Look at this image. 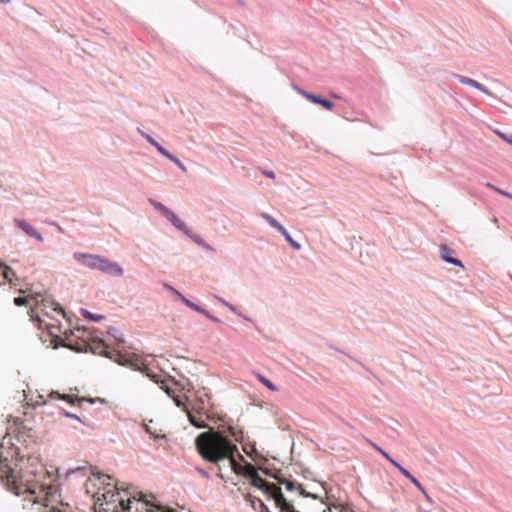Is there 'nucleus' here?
Returning <instances> with one entry per match:
<instances>
[{
	"instance_id": "nucleus-49",
	"label": "nucleus",
	"mask_w": 512,
	"mask_h": 512,
	"mask_svg": "<svg viewBox=\"0 0 512 512\" xmlns=\"http://www.w3.org/2000/svg\"><path fill=\"white\" fill-rule=\"evenodd\" d=\"M144 502L147 504V505H151L150 501L146 500V499H143Z\"/></svg>"
},
{
	"instance_id": "nucleus-1",
	"label": "nucleus",
	"mask_w": 512,
	"mask_h": 512,
	"mask_svg": "<svg viewBox=\"0 0 512 512\" xmlns=\"http://www.w3.org/2000/svg\"><path fill=\"white\" fill-rule=\"evenodd\" d=\"M195 446L202 459L215 465L218 468L217 476L224 479L221 463L231 458L232 454H238L236 444L220 432L210 429L196 437Z\"/></svg>"
},
{
	"instance_id": "nucleus-11",
	"label": "nucleus",
	"mask_w": 512,
	"mask_h": 512,
	"mask_svg": "<svg viewBox=\"0 0 512 512\" xmlns=\"http://www.w3.org/2000/svg\"><path fill=\"white\" fill-rule=\"evenodd\" d=\"M48 397L51 399H61V400H64L72 405L75 404L76 402H82L85 400V398H78L77 396L69 395V394H60L59 392H56V391H51L48 394Z\"/></svg>"
},
{
	"instance_id": "nucleus-43",
	"label": "nucleus",
	"mask_w": 512,
	"mask_h": 512,
	"mask_svg": "<svg viewBox=\"0 0 512 512\" xmlns=\"http://www.w3.org/2000/svg\"><path fill=\"white\" fill-rule=\"evenodd\" d=\"M292 87L301 95V91H305L301 87H299L297 84L293 83Z\"/></svg>"
},
{
	"instance_id": "nucleus-51",
	"label": "nucleus",
	"mask_w": 512,
	"mask_h": 512,
	"mask_svg": "<svg viewBox=\"0 0 512 512\" xmlns=\"http://www.w3.org/2000/svg\"><path fill=\"white\" fill-rule=\"evenodd\" d=\"M257 499H258V498L253 497L252 503H256Z\"/></svg>"
},
{
	"instance_id": "nucleus-12",
	"label": "nucleus",
	"mask_w": 512,
	"mask_h": 512,
	"mask_svg": "<svg viewBox=\"0 0 512 512\" xmlns=\"http://www.w3.org/2000/svg\"><path fill=\"white\" fill-rule=\"evenodd\" d=\"M138 131L140 132L141 136L143 138L146 139V141L152 145L153 147L156 148V150L161 154V155H166L168 154V150L166 148H164L162 145H160L152 136H150L149 134L141 131L140 129H138Z\"/></svg>"
},
{
	"instance_id": "nucleus-2",
	"label": "nucleus",
	"mask_w": 512,
	"mask_h": 512,
	"mask_svg": "<svg viewBox=\"0 0 512 512\" xmlns=\"http://www.w3.org/2000/svg\"><path fill=\"white\" fill-rule=\"evenodd\" d=\"M112 478L109 475L101 474V473H93L92 478L89 479V482L94 486L99 484L107 485L109 488L103 487L102 491L99 488L97 492L94 493L93 497L95 498V503L99 506V508L104 512H117L118 509V500L119 493L115 492L114 489H119L117 484H111L110 481Z\"/></svg>"
},
{
	"instance_id": "nucleus-21",
	"label": "nucleus",
	"mask_w": 512,
	"mask_h": 512,
	"mask_svg": "<svg viewBox=\"0 0 512 512\" xmlns=\"http://www.w3.org/2000/svg\"><path fill=\"white\" fill-rule=\"evenodd\" d=\"M151 423H152V421H150L149 424L144 425L146 432L149 433L155 439L165 437L164 434H161V433L157 432L156 429H153L152 426L150 425Z\"/></svg>"
},
{
	"instance_id": "nucleus-29",
	"label": "nucleus",
	"mask_w": 512,
	"mask_h": 512,
	"mask_svg": "<svg viewBox=\"0 0 512 512\" xmlns=\"http://www.w3.org/2000/svg\"><path fill=\"white\" fill-rule=\"evenodd\" d=\"M117 504H118V507L120 506L123 510H129L131 500L130 499L124 500L123 498L119 497Z\"/></svg>"
},
{
	"instance_id": "nucleus-7",
	"label": "nucleus",
	"mask_w": 512,
	"mask_h": 512,
	"mask_svg": "<svg viewBox=\"0 0 512 512\" xmlns=\"http://www.w3.org/2000/svg\"><path fill=\"white\" fill-rule=\"evenodd\" d=\"M156 208H158L162 213L163 215L169 220L172 222V224L179 230L183 231L186 235H189V229L188 227L184 224L183 221H181L172 211H170L169 209L165 208L162 204L160 203H156L155 204Z\"/></svg>"
},
{
	"instance_id": "nucleus-47",
	"label": "nucleus",
	"mask_w": 512,
	"mask_h": 512,
	"mask_svg": "<svg viewBox=\"0 0 512 512\" xmlns=\"http://www.w3.org/2000/svg\"><path fill=\"white\" fill-rule=\"evenodd\" d=\"M175 402H176V405H177L178 407H179V406H181V404H182V402H181L180 400H178V399H175Z\"/></svg>"
},
{
	"instance_id": "nucleus-14",
	"label": "nucleus",
	"mask_w": 512,
	"mask_h": 512,
	"mask_svg": "<svg viewBox=\"0 0 512 512\" xmlns=\"http://www.w3.org/2000/svg\"><path fill=\"white\" fill-rule=\"evenodd\" d=\"M236 454H232L231 458H227L225 462L228 463L231 470L236 474H242L244 467L243 465L239 464L235 459Z\"/></svg>"
},
{
	"instance_id": "nucleus-10",
	"label": "nucleus",
	"mask_w": 512,
	"mask_h": 512,
	"mask_svg": "<svg viewBox=\"0 0 512 512\" xmlns=\"http://www.w3.org/2000/svg\"><path fill=\"white\" fill-rule=\"evenodd\" d=\"M453 253L454 251L450 249L447 245L440 246V255L444 261L463 268V263L459 259L454 258L452 256Z\"/></svg>"
},
{
	"instance_id": "nucleus-20",
	"label": "nucleus",
	"mask_w": 512,
	"mask_h": 512,
	"mask_svg": "<svg viewBox=\"0 0 512 512\" xmlns=\"http://www.w3.org/2000/svg\"><path fill=\"white\" fill-rule=\"evenodd\" d=\"M257 474L258 473H257L256 468L251 464L245 465L243 473H242V475L250 478L251 480L253 479L254 475H257Z\"/></svg>"
},
{
	"instance_id": "nucleus-9",
	"label": "nucleus",
	"mask_w": 512,
	"mask_h": 512,
	"mask_svg": "<svg viewBox=\"0 0 512 512\" xmlns=\"http://www.w3.org/2000/svg\"><path fill=\"white\" fill-rule=\"evenodd\" d=\"M454 77L456 79H458V81L461 83V84H465V85H469V86H472L474 88H476L477 90L487 94V95H492L491 91L486 87L484 86L482 83L472 79V78H469V77H466V76H462V75H459V74H454Z\"/></svg>"
},
{
	"instance_id": "nucleus-35",
	"label": "nucleus",
	"mask_w": 512,
	"mask_h": 512,
	"mask_svg": "<svg viewBox=\"0 0 512 512\" xmlns=\"http://www.w3.org/2000/svg\"><path fill=\"white\" fill-rule=\"evenodd\" d=\"M257 502L259 503L260 512H271L267 505L261 499H257Z\"/></svg>"
},
{
	"instance_id": "nucleus-52",
	"label": "nucleus",
	"mask_w": 512,
	"mask_h": 512,
	"mask_svg": "<svg viewBox=\"0 0 512 512\" xmlns=\"http://www.w3.org/2000/svg\"><path fill=\"white\" fill-rule=\"evenodd\" d=\"M379 453H380L381 455H383V454L385 453V451H384L383 449H381V451H379Z\"/></svg>"
},
{
	"instance_id": "nucleus-18",
	"label": "nucleus",
	"mask_w": 512,
	"mask_h": 512,
	"mask_svg": "<svg viewBox=\"0 0 512 512\" xmlns=\"http://www.w3.org/2000/svg\"><path fill=\"white\" fill-rule=\"evenodd\" d=\"M267 483L268 482H266L263 478H261L259 476V474L254 475L253 479L251 480V484L254 487H257V488H259L261 490L265 489Z\"/></svg>"
},
{
	"instance_id": "nucleus-16",
	"label": "nucleus",
	"mask_w": 512,
	"mask_h": 512,
	"mask_svg": "<svg viewBox=\"0 0 512 512\" xmlns=\"http://www.w3.org/2000/svg\"><path fill=\"white\" fill-rule=\"evenodd\" d=\"M256 377L257 379L259 380V382H261L265 387H267L269 390L273 391V392H276L278 391V388L269 380L267 379L265 376H263L262 374H256Z\"/></svg>"
},
{
	"instance_id": "nucleus-8",
	"label": "nucleus",
	"mask_w": 512,
	"mask_h": 512,
	"mask_svg": "<svg viewBox=\"0 0 512 512\" xmlns=\"http://www.w3.org/2000/svg\"><path fill=\"white\" fill-rule=\"evenodd\" d=\"M14 223L18 228H20L28 236L35 238L39 242H42L44 240L43 236L27 221L22 220V219H15Z\"/></svg>"
},
{
	"instance_id": "nucleus-26",
	"label": "nucleus",
	"mask_w": 512,
	"mask_h": 512,
	"mask_svg": "<svg viewBox=\"0 0 512 512\" xmlns=\"http://www.w3.org/2000/svg\"><path fill=\"white\" fill-rule=\"evenodd\" d=\"M392 465L396 467L407 479L412 478V474L403 466H401L398 462L392 461Z\"/></svg>"
},
{
	"instance_id": "nucleus-50",
	"label": "nucleus",
	"mask_w": 512,
	"mask_h": 512,
	"mask_svg": "<svg viewBox=\"0 0 512 512\" xmlns=\"http://www.w3.org/2000/svg\"><path fill=\"white\" fill-rule=\"evenodd\" d=\"M47 328H48L49 333L53 334V331L51 330V328L49 326H47Z\"/></svg>"
},
{
	"instance_id": "nucleus-34",
	"label": "nucleus",
	"mask_w": 512,
	"mask_h": 512,
	"mask_svg": "<svg viewBox=\"0 0 512 512\" xmlns=\"http://www.w3.org/2000/svg\"><path fill=\"white\" fill-rule=\"evenodd\" d=\"M195 470L198 474H200L203 478L205 479H209L210 478V475L209 473L204 470L203 468H200V467H195Z\"/></svg>"
},
{
	"instance_id": "nucleus-6",
	"label": "nucleus",
	"mask_w": 512,
	"mask_h": 512,
	"mask_svg": "<svg viewBox=\"0 0 512 512\" xmlns=\"http://www.w3.org/2000/svg\"><path fill=\"white\" fill-rule=\"evenodd\" d=\"M301 95L310 102H312L313 104L320 105L321 107L328 111H331L335 106L331 100L325 98L320 94H316L309 91H301Z\"/></svg>"
},
{
	"instance_id": "nucleus-5",
	"label": "nucleus",
	"mask_w": 512,
	"mask_h": 512,
	"mask_svg": "<svg viewBox=\"0 0 512 512\" xmlns=\"http://www.w3.org/2000/svg\"><path fill=\"white\" fill-rule=\"evenodd\" d=\"M263 491L274 499L276 506L281 512H294L293 505L286 500L281 488L276 484L267 483Z\"/></svg>"
},
{
	"instance_id": "nucleus-37",
	"label": "nucleus",
	"mask_w": 512,
	"mask_h": 512,
	"mask_svg": "<svg viewBox=\"0 0 512 512\" xmlns=\"http://www.w3.org/2000/svg\"><path fill=\"white\" fill-rule=\"evenodd\" d=\"M277 480L279 481V483L284 484L287 490L291 491V490L294 489V484L292 482L284 481V480H281L279 478H277Z\"/></svg>"
},
{
	"instance_id": "nucleus-53",
	"label": "nucleus",
	"mask_w": 512,
	"mask_h": 512,
	"mask_svg": "<svg viewBox=\"0 0 512 512\" xmlns=\"http://www.w3.org/2000/svg\"><path fill=\"white\" fill-rule=\"evenodd\" d=\"M4 264L0 261V268L3 266Z\"/></svg>"
},
{
	"instance_id": "nucleus-48",
	"label": "nucleus",
	"mask_w": 512,
	"mask_h": 512,
	"mask_svg": "<svg viewBox=\"0 0 512 512\" xmlns=\"http://www.w3.org/2000/svg\"><path fill=\"white\" fill-rule=\"evenodd\" d=\"M9 2H10V0H0V3H2V4H7Z\"/></svg>"
},
{
	"instance_id": "nucleus-24",
	"label": "nucleus",
	"mask_w": 512,
	"mask_h": 512,
	"mask_svg": "<svg viewBox=\"0 0 512 512\" xmlns=\"http://www.w3.org/2000/svg\"><path fill=\"white\" fill-rule=\"evenodd\" d=\"M196 244L200 245V246H203L207 249H209L210 247L204 242V240L198 236V235H195V234H192L191 230H189V235H188Z\"/></svg>"
},
{
	"instance_id": "nucleus-22",
	"label": "nucleus",
	"mask_w": 512,
	"mask_h": 512,
	"mask_svg": "<svg viewBox=\"0 0 512 512\" xmlns=\"http://www.w3.org/2000/svg\"><path fill=\"white\" fill-rule=\"evenodd\" d=\"M3 271H2V275L3 277L9 281L10 283H12V277L11 276H14L15 273L14 271L7 265H3Z\"/></svg>"
},
{
	"instance_id": "nucleus-42",
	"label": "nucleus",
	"mask_w": 512,
	"mask_h": 512,
	"mask_svg": "<svg viewBox=\"0 0 512 512\" xmlns=\"http://www.w3.org/2000/svg\"><path fill=\"white\" fill-rule=\"evenodd\" d=\"M330 97L333 99H337V100L343 99L342 95L335 93V92H330Z\"/></svg>"
},
{
	"instance_id": "nucleus-41",
	"label": "nucleus",
	"mask_w": 512,
	"mask_h": 512,
	"mask_svg": "<svg viewBox=\"0 0 512 512\" xmlns=\"http://www.w3.org/2000/svg\"><path fill=\"white\" fill-rule=\"evenodd\" d=\"M155 507L158 511H161V512H174L172 509L161 506V505H156Z\"/></svg>"
},
{
	"instance_id": "nucleus-39",
	"label": "nucleus",
	"mask_w": 512,
	"mask_h": 512,
	"mask_svg": "<svg viewBox=\"0 0 512 512\" xmlns=\"http://www.w3.org/2000/svg\"><path fill=\"white\" fill-rule=\"evenodd\" d=\"M205 407H204V403L203 401L200 402L199 405H194L193 406V410H195L198 414L202 415V413L200 412V410H204Z\"/></svg>"
},
{
	"instance_id": "nucleus-44",
	"label": "nucleus",
	"mask_w": 512,
	"mask_h": 512,
	"mask_svg": "<svg viewBox=\"0 0 512 512\" xmlns=\"http://www.w3.org/2000/svg\"><path fill=\"white\" fill-rule=\"evenodd\" d=\"M368 442H369V444H370V445H371V446H372L376 451H378V452H379V451H381V449H382V448H381V447H379L377 444H375V443H374V442H372V441H368Z\"/></svg>"
},
{
	"instance_id": "nucleus-38",
	"label": "nucleus",
	"mask_w": 512,
	"mask_h": 512,
	"mask_svg": "<svg viewBox=\"0 0 512 512\" xmlns=\"http://www.w3.org/2000/svg\"><path fill=\"white\" fill-rule=\"evenodd\" d=\"M262 174L265 175L267 178H270V179H274L275 178V174L273 171H270V170H266V169H262L261 170Z\"/></svg>"
},
{
	"instance_id": "nucleus-13",
	"label": "nucleus",
	"mask_w": 512,
	"mask_h": 512,
	"mask_svg": "<svg viewBox=\"0 0 512 512\" xmlns=\"http://www.w3.org/2000/svg\"><path fill=\"white\" fill-rule=\"evenodd\" d=\"M187 414H188L189 421L193 426H195L197 428L206 427V425H207L206 419L203 418V415L199 414V416H197L192 411H189V410L187 411Z\"/></svg>"
},
{
	"instance_id": "nucleus-19",
	"label": "nucleus",
	"mask_w": 512,
	"mask_h": 512,
	"mask_svg": "<svg viewBox=\"0 0 512 512\" xmlns=\"http://www.w3.org/2000/svg\"><path fill=\"white\" fill-rule=\"evenodd\" d=\"M181 300L188 306L190 307L191 309L197 311V312H200V313H203L207 316H209V314L203 309L201 308L200 306L196 305L195 303L191 302L189 299L185 298L184 296H182Z\"/></svg>"
},
{
	"instance_id": "nucleus-15",
	"label": "nucleus",
	"mask_w": 512,
	"mask_h": 512,
	"mask_svg": "<svg viewBox=\"0 0 512 512\" xmlns=\"http://www.w3.org/2000/svg\"><path fill=\"white\" fill-rule=\"evenodd\" d=\"M262 217L274 228H276L281 234H283L286 229L272 216L263 213Z\"/></svg>"
},
{
	"instance_id": "nucleus-31",
	"label": "nucleus",
	"mask_w": 512,
	"mask_h": 512,
	"mask_svg": "<svg viewBox=\"0 0 512 512\" xmlns=\"http://www.w3.org/2000/svg\"><path fill=\"white\" fill-rule=\"evenodd\" d=\"M409 480L415 485V487H417L418 490H420L423 494L426 495V491H425L424 487L413 475H412V478H410Z\"/></svg>"
},
{
	"instance_id": "nucleus-40",
	"label": "nucleus",
	"mask_w": 512,
	"mask_h": 512,
	"mask_svg": "<svg viewBox=\"0 0 512 512\" xmlns=\"http://www.w3.org/2000/svg\"><path fill=\"white\" fill-rule=\"evenodd\" d=\"M65 416L68 417V418H72V419H75L79 422H82L83 424H85L77 415L73 414V413H70V412H66L65 413Z\"/></svg>"
},
{
	"instance_id": "nucleus-17",
	"label": "nucleus",
	"mask_w": 512,
	"mask_h": 512,
	"mask_svg": "<svg viewBox=\"0 0 512 512\" xmlns=\"http://www.w3.org/2000/svg\"><path fill=\"white\" fill-rule=\"evenodd\" d=\"M28 401L34 407L42 406L47 403V400L45 399L44 395H42V394H38L35 399L31 396V398H28Z\"/></svg>"
},
{
	"instance_id": "nucleus-28",
	"label": "nucleus",
	"mask_w": 512,
	"mask_h": 512,
	"mask_svg": "<svg viewBox=\"0 0 512 512\" xmlns=\"http://www.w3.org/2000/svg\"><path fill=\"white\" fill-rule=\"evenodd\" d=\"M496 134L506 143L512 146V134H507L504 132L496 131Z\"/></svg>"
},
{
	"instance_id": "nucleus-27",
	"label": "nucleus",
	"mask_w": 512,
	"mask_h": 512,
	"mask_svg": "<svg viewBox=\"0 0 512 512\" xmlns=\"http://www.w3.org/2000/svg\"><path fill=\"white\" fill-rule=\"evenodd\" d=\"M108 334L111 335L118 343L123 342L122 335L116 328L109 329Z\"/></svg>"
},
{
	"instance_id": "nucleus-33",
	"label": "nucleus",
	"mask_w": 512,
	"mask_h": 512,
	"mask_svg": "<svg viewBox=\"0 0 512 512\" xmlns=\"http://www.w3.org/2000/svg\"><path fill=\"white\" fill-rule=\"evenodd\" d=\"M164 287L167 290H169L170 292L174 293L180 299L182 298L183 295L178 290H176L174 287L170 286L169 284H164Z\"/></svg>"
},
{
	"instance_id": "nucleus-4",
	"label": "nucleus",
	"mask_w": 512,
	"mask_h": 512,
	"mask_svg": "<svg viewBox=\"0 0 512 512\" xmlns=\"http://www.w3.org/2000/svg\"><path fill=\"white\" fill-rule=\"evenodd\" d=\"M88 345L92 353L108 357L120 365H137V358L134 359V356L122 354L118 349H110L109 346L101 339L93 338Z\"/></svg>"
},
{
	"instance_id": "nucleus-23",
	"label": "nucleus",
	"mask_w": 512,
	"mask_h": 512,
	"mask_svg": "<svg viewBox=\"0 0 512 512\" xmlns=\"http://www.w3.org/2000/svg\"><path fill=\"white\" fill-rule=\"evenodd\" d=\"M164 156L166 158H168L170 161H172L173 163H175L180 169H182L183 171H186L184 164L176 156L171 154L169 151H168V154H166Z\"/></svg>"
},
{
	"instance_id": "nucleus-36",
	"label": "nucleus",
	"mask_w": 512,
	"mask_h": 512,
	"mask_svg": "<svg viewBox=\"0 0 512 512\" xmlns=\"http://www.w3.org/2000/svg\"><path fill=\"white\" fill-rule=\"evenodd\" d=\"M53 311L57 315H61V316L64 317V310H63V308L59 304H53Z\"/></svg>"
},
{
	"instance_id": "nucleus-45",
	"label": "nucleus",
	"mask_w": 512,
	"mask_h": 512,
	"mask_svg": "<svg viewBox=\"0 0 512 512\" xmlns=\"http://www.w3.org/2000/svg\"><path fill=\"white\" fill-rule=\"evenodd\" d=\"M382 456L385 457L391 464L392 461H395L387 452H385Z\"/></svg>"
},
{
	"instance_id": "nucleus-46",
	"label": "nucleus",
	"mask_w": 512,
	"mask_h": 512,
	"mask_svg": "<svg viewBox=\"0 0 512 512\" xmlns=\"http://www.w3.org/2000/svg\"><path fill=\"white\" fill-rule=\"evenodd\" d=\"M489 187L493 188L494 189V192H497V193H500V192H505L504 190L502 189H499V188H495L494 186H492L491 184H488Z\"/></svg>"
},
{
	"instance_id": "nucleus-30",
	"label": "nucleus",
	"mask_w": 512,
	"mask_h": 512,
	"mask_svg": "<svg viewBox=\"0 0 512 512\" xmlns=\"http://www.w3.org/2000/svg\"><path fill=\"white\" fill-rule=\"evenodd\" d=\"M83 315L85 318L91 319L93 321H100L103 318V316H101V315H94L88 311H84Z\"/></svg>"
},
{
	"instance_id": "nucleus-3",
	"label": "nucleus",
	"mask_w": 512,
	"mask_h": 512,
	"mask_svg": "<svg viewBox=\"0 0 512 512\" xmlns=\"http://www.w3.org/2000/svg\"><path fill=\"white\" fill-rule=\"evenodd\" d=\"M73 257L77 262L90 269L109 275L121 276L123 274V269L117 263L111 262L100 255L76 252Z\"/></svg>"
},
{
	"instance_id": "nucleus-32",
	"label": "nucleus",
	"mask_w": 512,
	"mask_h": 512,
	"mask_svg": "<svg viewBox=\"0 0 512 512\" xmlns=\"http://www.w3.org/2000/svg\"><path fill=\"white\" fill-rule=\"evenodd\" d=\"M28 302V299L25 297H16L14 298V303L16 306H23L26 305Z\"/></svg>"
},
{
	"instance_id": "nucleus-25",
	"label": "nucleus",
	"mask_w": 512,
	"mask_h": 512,
	"mask_svg": "<svg viewBox=\"0 0 512 512\" xmlns=\"http://www.w3.org/2000/svg\"><path fill=\"white\" fill-rule=\"evenodd\" d=\"M282 235L285 237L286 241L289 242V244L294 249H296V250L301 249V245L298 242L293 240V238L290 236V234L287 232V230Z\"/></svg>"
}]
</instances>
